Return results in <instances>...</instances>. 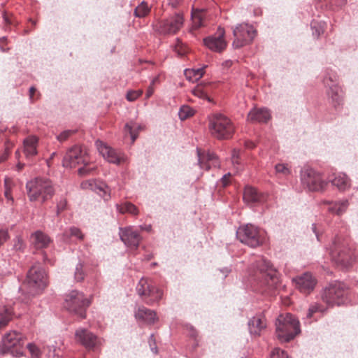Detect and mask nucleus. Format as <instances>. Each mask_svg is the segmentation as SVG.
Wrapping results in <instances>:
<instances>
[{
    "label": "nucleus",
    "mask_w": 358,
    "mask_h": 358,
    "mask_svg": "<svg viewBox=\"0 0 358 358\" xmlns=\"http://www.w3.org/2000/svg\"><path fill=\"white\" fill-rule=\"evenodd\" d=\"M27 196L31 201H40L44 203L52 197L55 188L52 182L42 178H35L26 184Z\"/></svg>",
    "instance_id": "nucleus-1"
},
{
    "label": "nucleus",
    "mask_w": 358,
    "mask_h": 358,
    "mask_svg": "<svg viewBox=\"0 0 358 358\" xmlns=\"http://www.w3.org/2000/svg\"><path fill=\"white\" fill-rule=\"evenodd\" d=\"M329 255L331 260L343 268H348L355 260L354 251L349 243L341 238H336L333 241Z\"/></svg>",
    "instance_id": "nucleus-2"
},
{
    "label": "nucleus",
    "mask_w": 358,
    "mask_h": 358,
    "mask_svg": "<svg viewBox=\"0 0 358 358\" xmlns=\"http://www.w3.org/2000/svg\"><path fill=\"white\" fill-rule=\"evenodd\" d=\"M255 280L260 281L269 289H274L277 287L280 282L279 273L269 261L263 257H259L255 263Z\"/></svg>",
    "instance_id": "nucleus-3"
},
{
    "label": "nucleus",
    "mask_w": 358,
    "mask_h": 358,
    "mask_svg": "<svg viewBox=\"0 0 358 358\" xmlns=\"http://www.w3.org/2000/svg\"><path fill=\"white\" fill-rule=\"evenodd\" d=\"M208 129L210 134L219 139H229L231 138L235 127L231 120L222 113H214L209 117Z\"/></svg>",
    "instance_id": "nucleus-4"
},
{
    "label": "nucleus",
    "mask_w": 358,
    "mask_h": 358,
    "mask_svg": "<svg viewBox=\"0 0 358 358\" xmlns=\"http://www.w3.org/2000/svg\"><path fill=\"white\" fill-rule=\"evenodd\" d=\"M275 325L277 336L282 342H289L301 331L299 322L290 313L280 315Z\"/></svg>",
    "instance_id": "nucleus-5"
},
{
    "label": "nucleus",
    "mask_w": 358,
    "mask_h": 358,
    "mask_svg": "<svg viewBox=\"0 0 358 358\" xmlns=\"http://www.w3.org/2000/svg\"><path fill=\"white\" fill-rule=\"evenodd\" d=\"M81 164L84 165L78 169V173L81 176L89 174L94 170V167H87L90 164V159L86 152L80 147L75 145L66 152L62 160V165L66 168H74Z\"/></svg>",
    "instance_id": "nucleus-6"
},
{
    "label": "nucleus",
    "mask_w": 358,
    "mask_h": 358,
    "mask_svg": "<svg viewBox=\"0 0 358 358\" xmlns=\"http://www.w3.org/2000/svg\"><path fill=\"white\" fill-rule=\"evenodd\" d=\"M47 285L46 274L43 268L33 266L28 271L24 286L28 289L31 295L40 293Z\"/></svg>",
    "instance_id": "nucleus-7"
},
{
    "label": "nucleus",
    "mask_w": 358,
    "mask_h": 358,
    "mask_svg": "<svg viewBox=\"0 0 358 358\" xmlns=\"http://www.w3.org/2000/svg\"><path fill=\"white\" fill-rule=\"evenodd\" d=\"M90 303L91 300L86 298L83 292L72 290L66 295L64 306L80 318H85L86 309Z\"/></svg>",
    "instance_id": "nucleus-8"
},
{
    "label": "nucleus",
    "mask_w": 358,
    "mask_h": 358,
    "mask_svg": "<svg viewBox=\"0 0 358 358\" xmlns=\"http://www.w3.org/2000/svg\"><path fill=\"white\" fill-rule=\"evenodd\" d=\"M24 338L19 332L10 331L2 338L1 352L10 354L13 357H20L23 355Z\"/></svg>",
    "instance_id": "nucleus-9"
},
{
    "label": "nucleus",
    "mask_w": 358,
    "mask_h": 358,
    "mask_svg": "<svg viewBox=\"0 0 358 358\" xmlns=\"http://www.w3.org/2000/svg\"><path fill=\"white\" fill-rule=\"evenodd\" d=\"M345 286L341 282H334L326 287L322 293V299L329 306H340L345 300Z\"/></svg>",
    "instance_id": "nucleus-10"
},
{
    "label": "nucleus",
    "mask_w": 358,
    "mask_h": 358,
    "mask_svg": "<svg viewBox=\"0 0 358 358\" xmlns=\"http://www.w3.org/2000/svg\"><path fill=\"white\" fill-rule=\"evenodd\" d=\"M300 180L302 186L309 191H322L328 184L322 178L320 173L308 166L301 170Z\"/></svg>",
    "instance_id": "nucleus-11"
},
{
    "label": "nucleus",
    "mask_w": 358,
    "mask_h": 358,
    "mask_svg": "<svg viewBox=\"0 0 358 358\" xmlns=\"http://www.w3.org/2000/svg\"><path fill=\"white\" fill-rule=\"evenodd\" d=\"M257 31L252 26L246 23L238 24L233 29L234 41L232 45L234 48H241L250 43L256 36Z\"/></svg>",
    "instance_id": "nucleus-12"
},
{
    "label": "nucleus",
    "mask_w": 358,
    "mask_h": 358,
    "mask_svg": "<svg viewBox=\"0 0 358 358\" xmlns=\"http://www.w3.org/2000/svg\"><path fill=\"white\" fill-rule=\"evenodd\" d=\"M236 237L242 243L251 248L257 247L262 243L258 229L251 224L238 227Z\"/></svg>",
    "instance_id": "nucleus-13"
},
{
    "label": "nucleus",
    "mask_w": 358,
    "mask_h": 358,
    "mask_svg": "<svg viewBox=\"0 0 358 358\" xmlns=\"http://www.w3.org/2000/svg\"><path fill=\"white\" fill-rule=\"evenodd\" d=\"M182 15L176 13L168 18L159 21L155 25V30L161 34H175L183 25Z\"/></svg>",
    "instance_id": "nucleus-14"
},
{
    "label": "nucleus",
    "mask_w": 358,
    "mask_h": 358,
    "mask_svg": "<svg viewBox=\"0 0 358 358\" xmlns=\"http://www.w3.org/2000/svg\"><path fill=\"white\" fill-rule=\"evenodd\" d=\"M95 145L100 155L108 162L116 165L127 162V157L123 152L115 150L100 140H97Z\"/></svg>",
    "instance_id": "nucleus-15"
},
{
    "label": "nucleus",
    "mask_w": 358,
    "mask_h": 358,
    "mask_svg": "<svg viewBox=\"0 0 358 358\" xmlns=\"http://www.w3.org/2000/svg\"><path fill=\"white\" fill-rule=\"evenodd\" d=\"M136 291L139 296L148 297L146 303L151 305L158 301L162 297L163 293L159 288L152 286L148 279L142 278L136 285Z\"/></svg>",
    "instance_id": "nucleus-16"
},
{
    "label": "nucleus",
    "mask_w": 358,
    "mask_h": 358,
    "mask_svg": "<svg viewBox=\"0 0 358 358\" xmlns=\"http://www.w3.org/2000/svg\"><path fill=\"white\" fill-rule=\"evenodd\" d=\"M324 84L327 87L328 96L331 99L332 102L336 105H340L342 101V91L337 85V76L331 70H327L323 80Z\"/></svg>",
    "instance_id": "nucleus-17"
},
{
    "label": "nucleus",
    "mask_w": 358,
    "mask_h": 358,
    "mask_svg": "<svg viewBox=\"0 0 358 358\" xmlns=\"http://www.w3.org/2000/svg\"><path fill=\"white\" fill-rule=\"evenodd\" d=\"M119 235L121 241L129 248L136 249L141 241V236L139 232L134 227H120Z\"/></svg>",
    "instance_id": "nucleus-18"
},
{
    "label": "nucleus",
    "mask_w": 358,
    "mask_h": 358,
    "mask_svg": "<svg viewBox=\"0 0 358 358\" xmlns=\"http://www.w3.org/2000/svg\"><path fill=\"white\" fill-rule=\"evenodd\" d=\"M81 187L96 192L105 201H108L110 198V188L101 180L95 179L85 180L81 183Z\"/></svg>",
    "instance_id": "nucleus-19"
},
{
    "label": "nucleus",
    "mask_w": 358,
    "mask_h": 358,
    "mask_svg": "<svg viewBox=\"0 0 358 358\" xmlns=\"http://www.w3.org/2000/svg\"><path fill=\"white\" fill-rule=\"evenodd\" d=\"M224 34V29L222 27H219L216 35L210 36L203 39L205 45L213 51L217 52H222L227 47Z\"/></svg>",
    "instance_id": "nucleus-20"
},
{
    "label": "nucleus",
    "mask_w": 358,
    "mask_h": 358,
    "mask_svg": "<svg viewBox=\"0 0 358 358\" xmlns=\"http://www.w3.org/2000/svg\"><path fill=\"white\" fill-rule=\"evenodd\" d=\"M77 341L91 350L101 344V340L85 329H79L75 334Z\"/></svg>",
    "instance_id": "nucleus-21"
},
{
    "label": "nucleus",
    "mask_w": 358,
    "mask_h": 358,
    "mask_svg": "<svg viewBox=\"0 0 358 358\" xmlns=\"http://www.w3.org/2000/svg\"><path fill=\"white\" fill-rule=\"evenodd\" d=\"M292 281L295 283L296 288L306 294L310 293L316 285V280L310 273L299 275L293 278Z\"/></svg>",
    "instance_id": "nucleus-22"
},
{
    "label": "nucleus",
    "mask_w": 358,
    "mask_h": 358,
    "mask_svg": "<svg viewBox=\"0 0 358 358\" xmlns=\"http://www.w3.org/2000/svg\"><path fill=\"white\" fill-rule=\"evenodd\" d=\"M322 203L327 205V210L333 215H341L346 212L349 201L348 199H342L339 201H328L324 200Z\"/></svg>",
    "instance_id": "nucleus-23"
},
{
    "label": "nucleus",
    "mask_w": 358,
    "mask_h": 358,
    "mask_svg": "<svg viewBox=\"0 0 358 358\" xmlns=\"http://www.w3.org/2000/svg\"><path fill=\"white\" fill-rule=\"evenodd\" d=\"M271 117V113L267 108H253L248 115V120L250 122L266 123Z\"/></svg>",
    "instance_id": "nucleus-24"
},
{
    "label": "nucleus",
    "mask_w": 358,
    "mask_h": 358,
    "mask_svg": "<svg viewBox=\"0 0 358 358\" xmlns=\"http://www.w3.org/2000/svg\"><path fill=\"white\" fill-rule=\"evenodd\" d=\"M199 164L201 169L208 170L211 166H218L219 162L214 153L207 152L201 154L197 148Z\"/></svg>",
    "instance_id": "nucleus-25"
},
{
    "label": "nucleus",
    "mask_w": 358,
    "mask_h": 358,
    "mask_svg": "<svg viewBox=\"0 0 358 358\" xmlns=\"http://www.w3.org/2000/svg\"><path fill=\"white\" fill-rule=\"evenodd\" d=\"M135 317L137 320L147 324H153L157 320L156 313L144 306H139L135 311Z\"/></svg>",
    "instance_id": "nucleus-26"
},
{
    "label": "nucleus",
    "mask_w": 358,
    "mask_h": 358,
    "mask_svg": "<svg viewBox=\"0 0 358 358\" xmlns=\"http://www.w3.org/2000/svg\"><path fill=\"white\" fill-rule=\"evenodd\" d=\"M332 185L336 187L339 191L344 192L350 187V179L344 173L334 174L333 178H329Z\"/></svg>",
    "instance_id": "nucleus-27"
},
{
    "label": "nucleus",
    "mask_w": 358,
    "mask_h": 358,
    "mask_svg": "<svg viewBox=\"0 0 358 358\" xmlns=\"http://www.w3.org/2000/svg\"><path fill=\"white\" fill-rule=\"evenodd\" d=\"M266 326L265 320L260 315L254 316L248 322L250 333L254 336H259Z\"/></svg>",
    "instance_id": "nucleus-28"
},
{
    "label": "nucleus",
    "mask_w": 358,
    "mask_h": 358,
    "mask_svg": "<svg viewBox=\"0 0 358 358\" xmlns=\"http://www.w3.org/2000/svg\"><path fill=\"white\" fill-rule=\"evenodd\" d=\"M243 199L248 203H259L265 200V196L259 194L256 189L248 186L244 189Z\"/></svg>",
    "instance_id": "nucleus-29"
},
{
    "label": "nucleus",
    "mask_w": 358,
    "mask_h": 358,
    "mask_svg": "<svg viewBox=\"0 0 358 358\" xmlns=\"http://www.w3.org/2000/svg\"><path fill=\"white\" fill-rule=\"evenodd\" d=\"M31 239L36 248H46L50 242V238L40 231L32 234Z\"/></svg>",
    "instance_id": "nucleus-30"
},
{
    "label": "nucleus",
    "mask_w": 358,
    "mask_h": 358,
    "mask_svg": "<svg viewBox=\"0 0 358 358\" xmlns=\"http://www.w3.org/2000/svg\"><path fill=\"white\" fill-rule=\"evenodd\" d=\"M36 144L37 138L35 136H29L24 141V152L27 157L36 155Z\"/></svg>",
    "instance_id": "nucleus-31"
},
{
    "label": "nucleus",
    "mask_w": 358,
    "mask_h": 358,
    "mask_svg": "<svg viewBox=\"0 0 358 358\" xmlns=\"http://www.w3.org/2000/svg\"><path fill=\"white\" fill-rule=\"evenodd\" d=\"M192 93L195 96L203 99L206 100L208 102H210V98L208 95L209 93V85L206 84L200 83L195 86L192 90Z\"/></svg>",
    "instance_id": "nucleus-32"
},
{
    "label": "nucleus",
    "mask_w": 358,
    "mask_h": 358,
    "mask_svg": "<svg viewBox=\"0 0 358 358\" xmlns=\"http://www.w3.org/2000/svg\"><path fill=\"white\" fill-rule=\"evenodd\" d=\"M143 129V127L142 125L138 124L134 122L127 123L124 126V131L129 134L132 143L138 138L139 131Z\"/></svg>",
    "instance_id": "nucleus-33"
},
{
    "label": "nucleus",
    "mask_w": 358,
    "mask_h": 358,
    "mask_svg": "<svg viewBox=\"0 0 358 358\" xmlns=\"http://www.w3.org/2000/svg\"><path fill=\"white\" fill-rule=\"evenodd\" d=\"M117 210L122 214L129 213L132 215H137L139 213L137 207L131 202H124L122 204H116Z\"/></svg>",
    "instance_id": "nucleus-34"
},
{
    "label": "nucleus",
    "mask_w": 358,
    "mask_h": 358,
    "mask_svg": "<svg viewBox=\"0 0 358 358\" xmlns=\"http://www.w3.org/2000/svg\"><path fill=\"white\" fill-rule=\"evenodd\" d=\"M204 73V69L200 68L197 69H185L184 74L187 80L192 83H194L200 80Z\"/></svg>",
    "instance_id": "nucleus-35"
},
{
    "label": "nucleus",
    "mask_w": 358,
    "mask_h": 358,
    "mask_svg": "<svg viewBox=\"0 0 358 358\" xmlns=\"http://www.w3.org/2000/svg\"><path fill=\"white\" fill-rule=\"evenodd\" d=\"M12 315L13 310L10 308H3L0 311V329L8 324Z\"/></svg>",
    "instance_id": "nucleus-36"
},
{
    "label": "nucleus",
    "mask_w": 358,
    "mask_h": 358,
    "mask_svg": "<svg viewBox=\"0 0 358 358\" xmlns=\"http://www.w3.org/2000/svg\"><path fill=\"white\" fill-rule=\"evenodd\" d=\"M150 12V7L148 3L142 1L140 5H138L134 10V15L138 17H143L146 16Z\"/></svg>",
    "instance_id": "nucleus-37"
},
{
    "label": "nucleus",
    "mask_w": 358,
    "mask_h": 358,
    "mask_svg": "<svg viewBox=\"0 0 358 358\" xmlns=\"http://www.w3.org/2000/svg\"><path fill=\"white\" fill-rule=\"evenodd\" d=\"M69 236H75L80 240L83 238V234H82L81 231L75 227H71L69 232L66 231L63 234L64 240L65 241H67Z\"/></svg>",
    "instance_id": "nucleus-38"
},
{
    "label": "nucleus",
    "mask_w": 358,
    "mask_h": 358,
    "mask_svg": "<svg viewBox=\"0 0 358 358\" xmlns=\"http://www.w3.org/2000/svg\"><path fill=\"white\" fill-rule=\"evenodd\" d=\"M178 115L180 120H184L193 115V110L189 106H183L180 108Z\"/></svg>",
    "instance_id": "nucleus-39"
},
{
    "label": "nucleus",
    "mask_w": 358,
    "mask_h": 358,
    "mask_svg": "<svg viewBox=\"0 0 358 358\" xmlns=\"http://www.w3.org/2000/svg\"><path fill=\"white\" fill-rule=\"evenodd\" d=\"M85 276V273L83 271V264L79 262L75 268L74 278L76 281L80 282L84 279Z\"/></svg>",
    "instance_id": "nucleus-40"
},
{
    "label": "nucleus",
    "mask_w": 358,
    "mask_h": 358,
    "mask_svg": "<svg viewBox=\"0 0 358 358\" xmlns=\"http://www.w3.org/2000/svg\"><path fill=\"white\" fill-rule=\"evenodd\" d=\"M192 22L193 27L194 29H198L200 27L203 25V16L201 13H193L192 14Z\"/></svg>",
    "instance_id": "nucleus-41"
},
{
    "label": "nucleus",
    "mask_w": 358,
    "mask_h": 358,
    "mask_svg": "<svg viewBox=\"0 0 358 358\" xmlns=\"http://www.w3.org/2000/svg\"><path fill=\"white\" fill-rule=\"evenodd\" d=\"M275 169L278 173H280L284 176H287L291 173L290 169L285 164H278L275 165Z\"/></svg>",
    "instance_id": "nucleus-42"
},
{
    "label": "nucleus",
    "mask_w": 358,
    "mask_h": 358,
    "mask_svg": "<svg viewBox=\"0 0 358 358\" xmlns=\"http://www.w3.org/2000/svg\"><path fill=\"white\" fill-rule=\"evenodd\" d=\"M62 344V341L59 340V341H54V343H50L47 345V348L49 351V357H55L57 355V350L59 348V345Z\"/></svg>",
    "instance_id": "nucleus-43"
},
{
    "label": "nucleus",
    "mask_w": 358,
    "mask_h": 358,
    "mask_svg": "<svg viewBox=\"0 0 358 358\" xmlns=\"http://www.w3.org/2000/svg\"><path fill=\"white\" fill-rule=\"evenodd\" d=\"M27 348L31 354V358H40L41 355V350L34 343H29Z\"/></svg>",
    "instance_id": "nucleus-44"
},
{
    "label": "nucleus",
    "mask_w": 358,
    "mask_h": 358,
    "mask_svg": "<svg viewBox=\"0 0 358 358\" xmlns=\"http://www.w3.org/2000/svg\"><path fill=\"white\" fill-rule=\"evenodd\" d=\"M142 92H143L141 90H131V91H129L127 93V96H126L127 99L129 101H134L136 99H137L142 94Z\"/></svg>",
    "instance_id": "nucleus-45"
},
{
    "label": "nucleus",
    "mask_w": 358,
    "mask_h": 358,
    "mask_svg": "<svg viewBox=\"0 0 358 358\" xmlns=\"http://www.w3.org/2000/svg\"><path fill=\"white\" fill-rule=\"evenodd\" d=\"M311 27L313 30V34L317 37L320 36V34L323 32V27L321 24H319L317 22H312Z\"/></svg>",
    "instance_id": "nucleus-46"
},
{
    "label": "nucleus",
    "mask_w": 358,
    "mask_h": 358,
    "mask_svg": "<svg viewBox=\"0 0 358 358\" xmlns=\"http://www.w3.org/2000/svg\"><path fill=\"white\" fill-rule=\"evenodd\" d=\"M271 358H289L288 355L284 350L279 348H275L271 353Z\"/></svg>",
    "instance_id": "nucleus-47"
},
{
    "label": "nucleus",
    "mask_w": 358,
    "mask_h": 358,
    "mask_svg": "<svg viewBox=\"0 0 358 358\" xmlns=\"http://www.w3.org/2000/svg\"><path fill=\"white\" fill-rule=\"evenodd\" d=\"M75 133L73 130H66L62 131L59 135L57 136L59 141L62 142L66 140L71 135Z\"/></svg>",
    "instance_id": "nucleus-48"
},
{
    "label": "nucleus",
    "mask_w": 358,
    "mask_h": 358,
    "mask_svg": "<svg viewBox=\"0 0 358 358\" xmlns=\"http://www.w3.org/2000/svg\"><path fill=\"white\" fill-rule=\"evenodd\" d=\"M66 200L64 198L61 199L57 204V214L59 215L60 212L64 210L66 206Z\"/></svg>",
    "instance_id": "nucleus-49"
},
{
    "label": "nucleus",
    "mask_w": 358,
    "mask_h": 358,
    "mask_svg": "<svg viewBox=\"0 0 358 358\" xmlns=\"http://www.w3.org/2000/svg\"><path fill=\"white\" fill-rule=\"evenodd\" d=\"M322 310H323L322 308H320V306H318L317 304L313 305L308 309V313L307 314V317H311L314 313H316L317 311L322 312Z\"/></svg>",
    "instance_id": "nucleus-50"
},
{
    "label": "nucleus",
    "mask_w": 358,
    "mask_h": 358,
    "mask_svg": "<svg viewBox=\"0 0 358 358\" xmlns=\"http://www.w3.org/2000/svg\"><path fill=\"white\" fill-rule=\"evenodd\" d=\"M13 247L15 250H22L24 248L23 241L20 238H17Z\"/></svg>",
    "instance_id": "nucleus-51"
},
{
    "label": "nucleus",
    "mask_w": 358,
    "mask_h": 358,
    "mask_svg": "<svg viewBox=\"0 0 358 358\" xmlns=\"http://www.w3.org/2000/svg\"><path fill=\"white\" fill-rule=\"evenodd\" d=\"M8 238V231L6 230H0V245L5 243Z\"/></svg>",
    "instance_id": "nucleus-52"
},
{
    "label": "nucleus",
    "mask_w": 358,
    "mask_h": 358,
    "mask_svg": "<svg viewBox=\"0 0 358 358\" xmlns=\"http://www.w3.org/2000/svg\"><path fill=\"white\" fill-rule=\"evenodd\" d=\"M231 176V173H228L224 174L220 180L221 184L223 187H226L229 183V178Z\"/></svg>",
    "instance_id": "nucleus-53"
},
{
    "label": "nucleus",
    "mask_w": 358,
    "mask_h": 358,
    "mask_svg": "<svg viewBox=\"0 0 358 358\" xmlns=\"http://www.w3.org/2000/svg\"><path fill=\"white\" fill-rule=\"evenodd\" d=\"M5 188H6L5 192H4L5 196L7 198L8 200L13 201V197L10 195V190L8 186V179L7 178L5 179Z\"/></svg>",
    "instance_id": "nucleus-54"
},
{
    "label": "nucleus",
    "mask_w": 358,
    "mask_h": 358,
    "mask_svg": "<svg viewBox=\"0 0 358 358\" xmlns=\"http://www.w3.org/2000/svg\"><path fill=\"white\" fill-rule=\"evenodd\" d=\"M239 157V151L236 150H234L232 152V163L234 164H238V159Z\"/></svg>",
    "instance_id": "nucleus-55"
},
{
    "label": "nucleus",
    "mask_w": 358,
    "mask_h": 358,
    "mask_svg": "<svg viewBox=\"0 0 358 358\" xmlns=\"http://www.w3.org/2000/svg\"><path fill=\"white\" fill-rule=\"evenodd\" d=\"M141 230L150 232L152 230L151 224H142L139 226Z\"/></svg>",
    "instance_id": "nucleus-56"
},
{
    "label": "nucleus",
    "mask_w": 358,
    "mask_h": 358,
    "mask_svg": "<svg viewBox=\"0 0 358 358\" xmlns=\"http://www.w3.org/2000/svg\"><path fill=\"white\" fill-rule=\"evenodd\" d=\"M232 65L231 60H226L222 63V66L225 68H229Z\"/></svg>",
    "instance_id": "nucleus-57"
},
{
    "label": "nucleus",
    "mask_w": 358,
    "mask_h": 358,
    "mask_svg": "<svg viewBox=\"0 0 358 358\" xmlns=\"http://www.w3.org/2000/svg\"><path fill=\"white\" fill-rule=\"evenodd\" d=\"M36 91V89L34 87H31L29 88V98L30 99H33V96H34V94Z\"/></svg>",
    "instance_id": "nucleus-58"
},
{
    "label": "nucleus",
    "mask_w": 358,
    "mask_h": 358,
    "mask_svg": "<svg viewBox=\"0 0 358 358\" xmlns=\"http://www.w3.org/2000/svg\"><path fill=\"white\" fill-rule=\"evenodd\" d=\"M175 50L178 53V55L180 56H182L185 54V50H179V46H178V45L176 46Z\"/></svg>",
    "instance_id": "nucleus-59"
},
{
    "label": "nucleus",
    "mask_w": 358,
    "mask_h": 358,
    "mask_svg": "<svg viewBox=\"0 0 358 358\" xmlns=\"http://www.w3.org/2000/svg\"><path fill=\"white\" fill-rule=\"evenodd\" d=\"M153 94V89L152 87H149V89L148 90L147 92H146V97L147 98H149L152 94Z\"/></svg>",
    "instance_id": "nucleus-60"
},
{
    "label": "nucleus",
    "mask_w": 358,
    "mask_h": 358,
    "mask_svg": "<svg viewBox=\"0 0 358 358\" xmlns=\"http://www.w3.org/2000/svg\"><path fill=\"white\" fill-rule=\"evenodd\" d=\"M312 229H313V232L315 234L317 238L319 240L318 234L316 231V225L315 224H313L312 225Z\"/></svg>",
    "instance_id": "nucleus-61"
},
{
    "label": "nucleus",
    "mask_w": 358,
    "mask_h": 358,
    "mask_svg": "<svg viewBox=\"0 0 358 358\" xmlns=\"http://www.w3.org/2000/svg\"><path fill=\"white\" fill-rule=\"evenodd\" d=\"M56 155L55 152L52 153L50 159L47 160V164L49 165L50 161L53 159L54 156Z\"/></svg>",
    "instance_id": "nucleus-62"
},
{
    "label": "nucleus",
    "mask_w": 358,
    "mask_h": 358,
    "mask_svg": "<svg viewBox=\"0 0 358 358\" xmlns=\"http://www.w3.org/2000/svg\"><path fill=\"white\" fill-rule=\"evenodd\" d=\"M221 271L224 273H225V276H227V273H229L230 272V270L228 269V268H224V270H221Z\"/></svg>",
    "instance_id": "nucleus-63"
},
{
    "label": "nucleus",
    "mask_w": 358,
    "mask_h": 358,
    "mask_svg": "<svg viewBox=\"0 0 358 358\" xmlns=\"http://www.w3.org/2000/svg\"><path fill=\"white\" fill-rule=\"evenodd\" d=\"M151 350H152V351L153 352H155V353H157V348H156V347H155V348H151Z\"/></svg>",
    "instance_id": "nucleus-64"
}]
</instances>
